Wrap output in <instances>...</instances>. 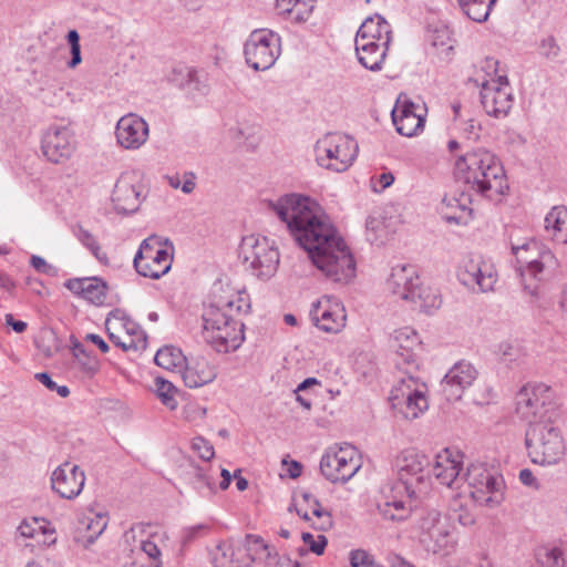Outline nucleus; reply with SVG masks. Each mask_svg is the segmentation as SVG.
Returning a JSON list of instances; mask_svg holds the SVG:
<instances>
[{"label": "nucleus", "instance_id": "obj_8", "mask_svg": "<svg viewBox=\"0 0 567 567\" xmlns=\"http://www.w3.org/2000/svg\"><path fill=\"white\" fill-rule=\"evenodd\" d=\"M361 468L357 449L344 443L329 447L321 457L320 472L329 482L344 484Z\"/></svg>", "mask_w": 567, "mask_h": 567}, {"label": "nucleus", "instance_id": "obj_6", "mask_svg": "<svg viewBox=\"0 0 567 567\" xmlns=\"http://www.w3.org/2000/svg\"><path fill=\"white\" fill-rule=\"evenodd\" d=\"M239 258L254 276L262 280L271 278L279 266V251L267 237H244L239 246Z\"/></svg>", "mask_w": 567, "mask_h": 567}, {"label": "nucleus", "instance_id": "obj_42", "mask_svg": "<svg viewBox=\"0 0 567 567\" xmlns=\"http://www.w3.org/2000/svg\"><path fill=\"white\" fill-rule=\"evenodd\" d=\"M441 513L437 509H426L421 516L419 527L423 532L422 543H426L427 538H434L435 535H442V527L439 526Z\"/></svg>", "mask_w": 567, "mask_h": 567}, {"label": "nucleus", "instance_id": "obj_5", "mask_svg": "<svg viewBox=\"0 0 567 567\" xmlns=\"http://www.w3.org/2000/svg\"><path fill=\"white\" fill-rule=\"evenodd\" d=\"M317 164L334 173L348 171L359 154L358 142L342 133H327L313 147Z\"/></svg>", "mask_w": 567, "mask_h": 567}, {"label": "nucleus", "instance_id": "obj_22", "mask_svg": "<svg viewBox=\"0 0 567 567\" xmlns=\"http://www.w3.org/2000/svg\"><path fill=\"white\" fill-rule=\"evenodd\" d=\"M421 110L420 105L409 100L392 110V122L400 135L412 137L423 131L425 117L419 112Z\"/></svg>", "mask_w": 567, "mask_h": 567}, {"label": "nucleus", "instance_id": "obj_17", "mask_svg": "<svg viewBox=\"0 0 567 567\" xmlns=\"http://www.w3.org/2000/svg\"><path fill=\"white\" fill-rule=\"evenodd\" d=\"M457 278L468 289L487 292L494 289L497 272L491 264L470 259L460 267Z\"/></svg>", "mask_w": 567, "mask_h": 567}, {"label": "nucleus", "instance_id": "obj_19", "mask_svg": "<svg viewBox=\"0 0 567 567\" xmlns=\"http://www.w3.org/2000/svg\"><path fill=\"white\" fill-rule=\"evenodd\" d=\"M310 317L318 329L328 333L340 332L347 320L344 307L328 298L312 303Z\"/></svg>", "mask_w": 567, "mask_h": 567}, {"label": "nucleus", "instance_id": "obj_60", "mask_svg": "<svg viewBox=\"0 0 567 567\" xmlns=\"http://www.w3.org/2000/svg\"><path fill=\"white\" fill-rule=\"evenodd\" d=\"M78 361L81 364L83 371H85L86 373L93 374L99 369V361L96 357L93 354L86 355L84 358L82 357L81 360Z\"/></svg>", "mask_w": 567, "mask_h": 567}, {"label": "nucleus", "instance_id": "obj_13", "mask_svg": "<svg viewBox=\"0 0 567 567\" xmlns=\"http://www.w3.org/2000/svg\"><path fill=\"white\" fill-rule=\"evenodd\" d=\"M480 97L485 112L496 118L507 116L514 104L513 90L506 75H497V79L483 83Z\"/></svg>", "mask_w": 567, "mask_h": 567}, {"label": "nucleus", "instance_id": "obj_23", "mask_svg": "<svg viewBox=\"0 0 567 567\" xmlns=\"http://www.w3.org/2000/svg\"><path fill=\"white\" fill-rule=\"evenodd\" d=\"M420 277L416 268L412 265H398L392 268L388 279V288L399 298L416 302V289H419Z\"/></svg>", "mask_w": 567, "mask_h": 567}, {"label": "nucleus", "instance_id": "obj_4", "mask_svg": "<svg viewBox=\"0 0 567 567\" xmlns=\"http://www.w3.org/2000/svg\"><path fill=\"white\" fill-rule=\"evenodd\" d=\"M525 446L530 461L543 466L557 464L566 452L560 431L551 421L528 425Z\"/></svg>", "mask_w": 567, "mask_h": 567}, {"label": "nucleus", "instance_id": "obj_9", "mask_svg": "<svg viewBox=\"0 0 567 567\" xmlns=\"http://www.w3.org/2000/svg\"><path fill=\"white\" fill-rule=\"evenodd\" d=\"M463 480L472 488L470 494L476 502L494 507L503 501L504 480L483 463L471 464Z\"/></svg>", "mask_w": 567, "mask_h": 567}, {"label": "nucleus", "instance_id": "obj_35", "mask_svg": "<svg viewBox=\"0 0 567 567\" xmlns=\"http://www.w3.org/2000/svg\"><path fill=\"white\" fill-rule=\"evenodd\" d=\"M80 525L86 530L83 538L75 537L76 542H82L84 547L91 546L107 526V517L105 514H95L94 516H84Z\"/></svg>", "mask_w": 567, "mask_h": 567}, {"label": "nucleus", "instance_id": "obj_44", "mask_svg": "<svg viewBox=\"0 0 567 567\" xmlns=\"http://www.w3.org/2000/svg\"><path fill=\"white\" fill-rule=\"evenodd\" d=\"M413 303L421 311L431 312L441 307L442 299L436 290L430 287H422L420 282L419 289H416V302Z\"/></svg>", "mask_w": 567, "mask_h": 567}, {"label": "nucleus", "instance_id": "obj_53", "mask_svg": "<svg viewBox=\"0 0 567 567\" xmlns=\"http://www.w3.org/2000/svg\"><path fill=\"white\" fill-rule=\"evenodd\" d=\"M192 449L204 461H209L215 455L214 446L203 436H196L192 440Z\"/></svg>", "mask_w": 567, "mask_h": 567}, {"label": "nucleus", "instance_id": "obj_56", "mask_svg": "<svg viewBox=\"0 0 567 567\" xmlns=\"http://www.w3.org/2000/svg\"><path fill=\"white\" fill-rule=\"evenodd\" d=\"M301 538L309 549L316 555H322L328 544V539L323 535H319L316 539L311 533L303 532Z\"/></svg>", "mask_w": 567, "mask_h": 567}, {"label": "nucleus", "instance_id": "obj_3", "mask_svg": "<svg viewBox=\"0 0 567 567\" xmlns=\"http://www.w3.org/2000/svg\"><path fill=\"white\" fill-rule=\"evenodd\" d=\"M235 306L237 312H247L250 307L239 297L237 301L228 300L221 306L210 305L203 313V337L219 353L237 350L245 339L244 323L227 312Z\"/></svg>", "mask_w": 567, "mask_h": 567}, {"label": "nucleus", "instance_id": "obj_49", "mask_svg": "<svg viewBox=\"0 0 567 567\" xmlns=\"http://www.w3.org/2000/svg\"><path fill=\"white\" fill-rule=\"evenodd\" d=\"M156 393L163 404L168 406L169 409H175L177 405V401L175 400L176 388L172 382L163 379H155Z\"/></svg>", "mask_w": 567, "mask_h": 567}, {"label": "nucleus", "instance_id": "obj_57", "mask_svg": "<svg viewBox=\"0 0 567 567\" xmlns=\"http://www.w3.org/2000/svg\"><path fill=\"white\" fill-rule=\"evenodd\" d=\"M38 532H40L43 536V544L48 547L54 545L56 543V530L51 522L45 518L38 517Z\"/></svg>", "mask_w": 567, "mask_h": 567}, {"label": "nucleus", "instance_id": "obj_18", "mask_svg": "<svg viewBox=\"0 0 567 567\" xmlns=\"http://www.w3.org/2000/svg\"><path fill=\"white\" fill-rule=\"evenodd\" d=\"M477 378L475 367L466 361L456 362L441 381V391L447 401H457Z\"/></svg>", "mask_w": 567, "mask_h": 567}, {"label": "nucleus", "instance_id": "obj_45", "mask_svg": "<svg viewBox=\"0 0 567 567\" xmlns=\"http://www.w3.org/2000/svg\"><path fill=\"white\" fill-rule=\"evenodd\" d=\"M537 560L545 567H565L567 553L558 547L542 548L537 553Z\"/></svg>", "mask_w": 567, "mask_h": 567}, {"label": "nucleus", "instance_id": "obj_34", "mask_svg": "<svg viewBox=\"0 0 567 567\" xmlns=\"http://www.w3.org/2000/svg\"><path fill=\"white\" fill-rule=\"evenodd\" d=\"M240 540L230 545L220 556L215 557L216 567H249L252 558Z\"/></svg>", "mask_w": 567, "mask_h": 567}, {"label": "nucleus", "instance_id": "obj_27", "mask_svg": "<svg viewBox=\"0 0 567 567\" xmlns=\"http://www.w3.org/2000/svg\"><path fill=\"white\" fill-rule=\"evenodd\" d=\"M217 377V371L207 359L200 357L187 365L182 373L186 386L194 389L213 382Z\"/></svg>", "mask_w": 567, "mask_h": 567}, {"label": "nucleus", "instance_id": "obj_50", "mask_svg": "<svg viewBox=\"0 0 567 567\" xmlns=\"http://www.w3.org/2000/svg\"><path fill=\"white\" fill-rule=\"evenodd\" d=\"M68 43L70 44L71 59L66 62L68 68L75 69L81 62V45L80 34L76 30H70L66 34Z\"/></svg>", "mask_w": 567, "mask_h": 567}, {"label": "nucleus", "instance_id": "obj_29", "mask_svg": "<svg viewBox=\"0 0 567 567\" xmlns=\"http://www.w3.org/2000/svg\"><path fill=\"white\" fill-rule=\"evenodd\" d=\"M420 338L411 328L396 330L393 337L392 347L396 349L398 354L411 368H416L414 349L419 347Z\"/></svg>", "mask_w": 567, "mask_h": 567}, {"label": "nucleus", "instance_id": "obj_36", "mask_svg": "<svg viewBox=\"0 0 567 567\" xmlns=\"http://www.w3.org/2000/svg\"><path fill=\"white\" fill-rule=\"evenodd\" d=\"M34 523L35 516H32L24 518L17 527L14 545L22 556L31 555L34 551V545L30 542L35 535Z\"/></svg>", "mask_w": 567, "mask_h": 567}, {"label": "nucleus", "instance_id": "obj_46", "mask_svg": "<svg viewBox=\"0 0 567 567\" xmlns=\"http://www.w3.org/2000/svg\"><path fill=\"white\" fill-rule=\"evenodd\" d=\"M546 229H553L555 233H567V208L555 206L545 217Z\"/></svg>", "mask_w": 567, "mask_h": 567}, {"label": "nucleus", "instance_id": "obj_24", "mask_svg": "<svg viewBox=\"0 0 567 567\" xmlns=\"http://www.w3.org/2000/svg\"><path fill=\"white\" fill-rule=\"evenodd\" d=\"M457 457L458 455L454 456L449 449L436 455L432 473L440 484L447 487H452L454 484L460 486L458 483L463 477H460L461 461Z\"/></svg>", "mask_w": 567, "mask_h": 567}, {"label": "nucleus", "instance_id": "obj_2", "mask_svg": "<svg viewBox=\"0 0 567 567\" xmlns=\"http://www.w3.org/2000/svg\"><path fill=\"white\" fill-rule=\"evenodd\" d=\"M456 181L465 185L460 197L444 196L440 214L449 224L465 223L466 214L471 213V193L497 200L508 189L506 175L501 161L495 154L477 148L460 156L455 162Z\"/></svg>", "mask_w": 567, "mask_h": 567}, {"label": "nucleus", "instance_id": "obj_59", "mask_svg": "<svg viewBox=\"0 0 567 567\" xmlns=\"http://www.w3.org/2000/svg\"><path fill=\"white\" fill-rule=\"evenodd\" d=\"M38 274H43L49 277H58L60 268L55 265L47 262L42 257L38 256Z\"/></svg>", "mask_w": 567, "mask_h": 567}, {"label": "nucleus", "instance_id": "obj_16", "mask_svg": "<svg viewBox=\"0 0 567 567\" xmlns=\"http://www.w3.org/2000/svg\"><path fill=\"white\" fill-rule=\"evenodd\" d=\"M143 185L135 172L121 174L113 189L112 202L117 213L133 214L142 203Z\"/></svg>", "mask_w": 567, "mask_h": 567}, {"label": "nucleus", "instance_id": "obj_7", "mask_svg": "<svg viewBox=\"0 0 567 567\" xmlns=\"http://www.w3.org/2000/svg\"><path fill=\"white\" fill-rule=\"evenodd\" d=\"M281 52L280 37L271 30H254L244 45L246 63L256 71L270 69Z\"/></svg>", "mask_w": 567, "mask_h": 567}, {"label": "nucleus", "instance_id": "obj_58", "mask_svg": "<svg viewBox=\"0 0 567 567\" xmlns=\"http://www.w3.org/2000/svg\"><path fill=\"white\" fill-rule=\"evenodd\" d=\"M449 533L442 528V535H435L434 538H429L433 542V545L427 544V550H432L433 553H443L449 554L450 548H452V544L449 540Z\"/></svg>", "mask_w": 567, "mask_h": 567}, {"label": "nucleus", "instance_id": "obj_63", "mask_svg": "<svg viewBox=\"0 0 567 567\" xmlns=\"http://www.w3.org/2000/svg\"><path fill=\"white\" fill-rule=\"evenodd\" d=\"M142 550L152 559H157L161 555V550L157 545L152 540H145L142 543Z\"/></svg>", "mask_w": 567, "mask_h": 567}, {"label": "nucleus", "instance_id": "obj_21", "mask_svg": "<svg viewBox=\"0 0 567 567\" xmlns=\"http://www.w3.org/2000/svg\"><path fill=\"white\" fill-rule=\"evenodd\" d=\"M117 143L126 150L140 148L148 137L147 123L136 114L122 116L116 125Z\"/></svg>", "mask_w": 567, "mask_h": 567}, {"label": "nucleus", "instance_id": "obj_1", "mask_svg": "<svg viewBox=\"0 0 567 567\" xmlns=\"http://www.w3.org/2000/svg\"><path fill=\"white\" fill-rule=\"evenodd\" d=\"M303 248L312 264L333 282L347 284L355 276V261L336 227L308 196L287 194L265 202Z\"/></svg>", "mask_w": 567, "mask_h": 567}, {"label": "nucleus", "instance_id": "obj_40", "mask_svg": "<svg viewBox=\"0 0 567 567\" xmlns=\"http://www.w3.org/2000/svg\"><path fill=\"white\" fill-rule=\"evenodd\" d=\"M463 12L475 22L487 20L495 3H488L487 0H457Z\"/></svg>", "mask_w": 567, "mask_h": 567}, {"label": "nucleus", "instance_id": "obj_20", "mask_svg": "<svg viewBox=\"0 0 567 567\" xmlns=\"http://www.w3.org/2000/svg\"><path fill=\"white\" fill-rule=\"evenodd\" d=\"M52 489L62 498L78 497L85 484V474L80 466L64 462L54 470L51 476Z\"/></svg>", "mask_w": 567, "mask_h": 567}, {"label": "nucleus", "instance_id": "obj_55", "mask_svg": "<svg viewBox=\"0 0 567 567\" xmlns=\"http://www.w3.org/2000/svg\"><path fill=\"white\" fill-rule=\"evenodd\" d=\"M351 567H379L373 557L363 549H354L350 551Z\"/></svg>", "mask_w": 567, "mask_h": 567}, {"label": "nucleus", "instance_id": "obj_28", "mask_svg": "<svg viewBox=\"0 0 567 567\" xmlns=\"http://www.w3.org/2000/svg\"><path fill=\"white\" fill-rule=\"evenodd\" d=\"M355 39H363L368 42H384L390 44L392 30L388 21L380 14L368 17L360 25Z\"/></svg>", "mask_w": 567, "mask_h": 567}, {"label": "nucleus", "instance_id": "obj_12", "mask_svg": "<svg viewBox=\"0 0 567 567\" xmlns=\"http://www.w3.org/2000/svg\"><path fill=\"white\" fill-rule=\"evenodd\" d=\"M549 388L544 384L524 385L516 394V413L528 424L551 421L550 403H547Z\"/></svg>", "mask_w": 567, "mask_h": 567}, {"label": "nucleus", "instance_id": "obj_41", "mask_svg": "<svg viewBox=\"0 0 567 567\" xmlns=\"http://www.w3.org/2000/svg\"><path fill=\"white\" fill-rule=\"evenodd\" d=\"M212 468L196 467L192 477L194 488L203 496L216 492V478Z\"/></svg>", "mask_w": 567, "mask_h": 567}, {"label": "nucleus", "instance_id": "obj_51", "mask_svg": "<svg viewBox=\"0 0 567 567\" xmlns=\"http://www.w3.org/2000/svg\"><path fill=\"white\" fill-rule=\"evenodd\" d=\"M312 515L317 518V522L312 523V527L318 530L326 532L330 529L333 525L331 514L323 509L320 505L319 501L315 502V508L312 509Z\"/></svg>", "mask_w": 567, "mask_h": 567}, {"label": "nucleus", "instance_id": "obj_38", "mask_svg": "<svg viewBox=\"0 0 567 567\" xmlns=\"http://www.w3.org/2000/svg\"><path fill=\"white\" fill-rule=\"evenodd\" d=\"M240 543L249 549L248 554L252 558V563L256 560L266 561L272 555L276 556L275 549L266 544L260 536L248 534Z\"/></svg>", "mask_w": 567, "mask_h": 567}, {"label": "nucleus", "instance_id": "obj_48", "mask_svg": "<svg viewBox=\"0 0 567 567\" xmlns=\"http://www.w3.org/2000/svg\"><path fill=\"white\" fill-rule=\"evenodd\" d=\"M451 518L457 520L462 526H471L475 523V516L472 511L462 503L460 497H455L450 505Z\"/></svg>", "mask_w": 567, "mask_h": 567}, {"label": "nucleus", "instance_id": "obj_32", "mask_svg": "<svg viewBox=\"0 0 567 567\" xmlns=\"http://www.w3.org/2000/svg\"><path fill=\"white\" fill-rule=\"evenodd\" d=\"M172 261L173 257L167 249H158L154 259L135 266V269L143 277L159 279L169 271Z\"/></svg>", "mask_w": 567, "mask_h": 567}, {"label": "nucleus", "instance_id": "obj_39", "mask_svg": "<svg viewBox=\"0 0 567 567\" xmlns=\"http://www.w3.org/2000/svg\"><path fill=\"white\" fill-rule=\"evenodd\" d=\"M73 235L86 249L90 250L99 262L102 265H109L107 254L102 250L99 241L92 233L78 225L73 228Z\"/></svg>", "mask_w": 567, "mask_h": 567}, {"label": "nucleus", "instance_id": "obj_37", "mask_svg": "<svg viewBox=\"0 0 567 567\" xmlns=\"http://www.w3.org/2000/svg\"><path fill=\"white\" fill-rule=\"evenodd\" d=\"M154 361L158 367L166 370H175L184 368L186 358L178 348L165 346L157 350Z\"/></svg>", "mask_w": 567, "mask_h": 567}, {"label": "nucleus", "instance_id": "obj_33", "mask_svg": "<svg viewBox=\"0 0 567 567\" xmlns=\"http://www.w3.org/2000/svg\"><path fill=\"white\" fill-rule=\"evenodd\" d=\"M171 81L179 87L196 91L200 94H206L208 91L206 81L202 79L195 69L189 66H179L174 69Z\"/></svg>", "mask_w": 567, "mask_h": 567}, {"label": "nucleus", "instance_id": "obj_54", "mask_svg": "<svg viewBox=\"0 0 567 567\" xmlns=\"http://www.w3.org/2000/svg\"><path fill=\"white\" fill-rule=\"evenodd\" d=\"M106 330L109 334V339L111 342L121 348L124 351L134 350V351H141L143 349L142 343L137 340V343L128 342V339H126V336L124 338L120 337L118 334L114 333L111 330L110 327V320H106Z\"/></svg>", "mask_w": 567, "mask_h": 567}, {"label": "nucleus", "instance_id": "obj_64", "mask_svg": "<svg viewBox=\"0 0 567 567\" xmlns=\"http://www.w3.org/2000/svg\"><path fill=\"white\" fill-rule=\"evenodd\" d=\"M4 319H6V323L8 326H10L13 329V331H16L17 333L23 332L28 327L27 322H24L22 320H16L13 315H11V313H7Z\"/></svg>", "mask_w": 567, "mask_h": 567}, {"label": "nucleus", "instance_id": "obj_31", "mask_svg": "<svg viewBox=\"0 0 567 567\" xmlns=\"http://www.w3.org/2000/svg\"><path fill=\"white\" fill-rule=\"evenodd\" d=\"M316 6V0H276V8L280 16L291 21L306 22Z\"/></svg>", "mask_w": 567, "mask_h": 567}, {"label": "nucleus", "instance_id": "obj_25", "mask_svg": "<svg viewBox=\"0 0 567 567\" xmlns=\"http://www.w3.org/2000/svg\"><path fill=\"white\" fill-rule=\"evenodd\" d=\"M71 292L81 296L93 305L100 306L106 299V282L99 278H73L64 284Z\"/></svg>", "mask_w": 567, "mask_h": 567}, {"label": "nucleus", "instance_id": "obj_61", "mask_svg": "<svg viewBox=\"0 0 567 567\" xmlns=\"http://www.w3.org/2000/svg\"><path fill=\"white\" fill-rule=\"evenodd\" d=\"M519 481L526 486L534 487L536 489L539 487L536 477L529 468H523L519 472Z\"/></svg>", "mask_w": 567, "mask_h": 567}, {"label": "nucleus", "instance_id": "obj_15", "mask_svg": "<svg viewBox=\"0 0 567 567\" xmlns=\"http://www.w3.org/2000/svg\"><path fill=\"white\" fill-rule=\"evenodd\" d=\"M75 144L74 134L69 127L51 125L42 136L41 150L49 162L61 164L71 157Z\"/></svg>", "mask_w": 567, "mask_h": 567}, {"label": "nucleus", "instance_id": "obj_52", "mask_svg": "<svg viewBox=\"0 0 567 567\" xmlns=\"http://www.w3.org/2000/svg\"><path fill=\"white\" fill-rule=\"evenodd\" d=\"M561 49L553 35H547L539 42V53L549 61H555L560 55Z\"/></svg>", "mask_w": 567, "mask_h": 567}, {"label": "nucleus", "instance_id": "obj_62", "mask_svg": "<svg viewBox=\"0 0 567 567\" xmlns=\"http://www.w3.org/2000/svg\"><path fill=\"white\" fill-rule=\"evenodd\" d=\"M204 528H205L204 525H196V526L185 528L184 534H183V540H182L183 545L186 546L189 543H192L197 537L198 533L200 530H203Z\"/></svg>", "mask_w": 567, "mask_h": 567}, {"label": "nucleus", "instance_id": "obj_47", "mask_svg": "<svg viewBox=\"0 0 567 567\" xmlns=\"http://www.w3.org/2000/svg\"><path fill=\"white\" fill-rule=\"evenodd\" d=\"M158 249L164 248L161 246V243L157 240V238L150 237L144 239L140 245L137 252L135 254L134 267L141 265L142 262H146L150 259H154Z\"/></svg>", "mask_w": 567, "mask_h": 567}, {"label": "nucleus", "instance_id": "obj_43", "mask_svg": "<svg viewBox=\"0 0 567 567\" xmlns=\"http://www.w3.org/2000/svg\"><path fill=\"white\" fill-rule=\"evenodd\" d=\"M429 41L431 45L435 48L440 54L445 56L450 55V53L454 49V40L452 39V32L445 25L434 29L429 34Z\"/></svg>", "mask_w": 567, "mask_h": 567}, {"label": "nucleus", "instance_id": "obj_14", "mask_svg": "<svg viewBox=\"0 0 567 567\" xmlns=\"http://www.w3.org/2000/svg\"><path fill=\"white\" fill-rule=\"evenodd\" d=\"M512 252L519 264L522 277L538 279L545 266L553 260L551 252L536 239H529L522 245L512 244Z\"/></svg>", "mask_w": 567, "mask_h": 567}, {"label": "nucleus", "instance_id": "obj_26", "mask_svg": "<svg viewBox=\"0 0 567 567\" xmlns=\"http://www.w3.org/2000/svg\"><path fill=\"white\" fill-rule=\"evenodd\" d=\"M354 44L358 61L363 68L374 72L382 69L390 45L386 40L375 43L355 39Z\"/></svg>", "mask_w": 567, "mask_h": 567}, {"label": "nucleus", "instance_id": "obj_10", "mask_svg": "<svg viewBox=\"0 0 567 567\" xmlns=\"http://www.w3.org/2000/svg\"><path fill=\"white\" fill-rule=\"evenodd\" d=\"M425 384L411 375V371L402 378L392 389L390 401L394 409H399L405 419H416L427 410L429 403L425 396Z\"/></svg>", "mask_w": 567, "mask_h": 567}, {"label": "nucleus", "instance_id": "obj_11", "mask_svg": "<svg viewBox=\"0 0 567 567\" xmlns=\"http://www.w3.org/2000/svg\"><path fill=\"white\" fill-rule=\"evenodd\" d=\"M430 466V460L426 455L415 449H406L400 453L395 460L399 480L391 485V491L398 494H406V497L415 496L416 491L413 482L408 476H415L416 484H424L425 476L423 472Z\"/></svg>", "mask_w": 567, "mask_h": 567}, {"label": "nucleus", "instance_id": "obj_30", "mask_svg": "<svg viewBox=\"0 0 567 567\" xmlns=\"http://www.w3.org/2000/svg\"><path fill=\"white\" fill-rule=\"evenodd\" d=\"M390 493L391 495H386L383 503L378 504V512L385 520L404 522L411 514V508L403 499L406 494H398L391 489Z\"/></svg>", "mask_w": 567, "mask_h": 567}]
</instances>
